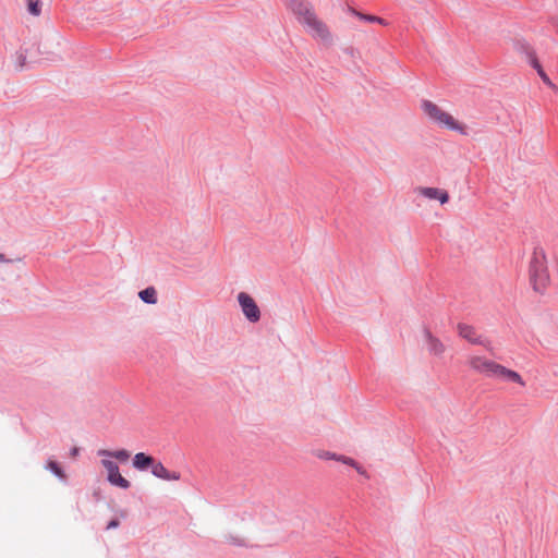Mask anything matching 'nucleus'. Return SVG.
I'll list each match as a JSON object with an SVG mask.
<instances>
[{
    "mask_svg": "<svg viewBox=\"0 0 558 558\" xmlns=\"http://www.w3.org/2000/svg\"><path fill=\"white\" fill-rule=\"evenodd\" d=\"M288 10L296 17L304 31L315 40L330 44L332 35L327 24L318 17L306 0H283Z\"/></svg>",
    "mask_w": 558,
    "mask_h": 558,
    "instance_id": "nucleus-1",
    "label": "nucleus"
},
{
    "mask_svg": "<svg viewBox=\"0 0 558 558\" xmlns=\"http://www.w3.org/2000/svg\"><path fill=\"white\" fill-rule=\"evenodd\" d=\"M466 363L470 369L478 375L495 380L518 384L521 387L525 386V381L518 372L507 368L506 366L486 356L471 354L468 356Z\"/></svg>",
    "mask_w": 558,
    "mask_h": 558,
    "instance_id": "nucleus-2",
    "label": "nucleus"
},
{
    "mask_svg": "<svg viewBox=\"0 0 558 558\" xmlns=\"http://www.w3.org/2000/svg\"><path fill=\"white\" fill-rule=\"evenodd\" d=\"M98 456L102 457L100 463L107 471V481L117 487L128 489L131 486V483L121 475L119 471L118 464L112 460L116 459L120 462H126L131 453L126 449H119V450H107L101 449L98 451Z\"/></svg>",
    "mask_w": 558,
    "mask_h": 558,
    "instance_id": "nucleus-3",
    "label": "nucleus"
},
{
    "mask_svg": "<svg viewBox=\"0 0 558 558\" xmlns=\"http://www.w3.org/2000/svg\"><path fill=\"white\" fill-rule=\"evenodd\" d=\"M529 277L535 292L543 293L549 282L546 255L543 250H535L529 265Z\"/></svg>",
    "mask_w": 558,
    "mask_h": 558,
    "instance_id": "nucleus-4",
    "label": "nucleus"
},
{
    "mask_svg": "<svg viewBox=\"0 0 558 558\" xmlns=\"http://www.w3.org/2000/svg\"><path fill=\"white\" fill-rule=\"evenodd\" d=\"M422 108L429 120L439 126L458 132L461 135H468L466 125L454 119L449 112L442 110L436 104L425 100L422 104Z\"/></svg>",
    "mask_w": 558,
    "mask_h": 558,
    "instance_id": "nucleus-5",
    "label": "nucleus"
},
{
    "mask_svg": "<svg viewBox=\"0 0 558 558\" xmlns=\"http://www.w3.org/2000/svg\"><path fill=\"white\" fill-rule=\"evenodd\" d=\"M238 302L240 307L251 323H256L260 319V311L255 300L246 292H240L238 294Z\"/></svg>",
    "mask_w": 558,
    "mask_h": 558,
    "instance_id": "nucleus-6",
    "label": "nucleus"
},
{
    "mask_svg": "<svg viewBox=\"0 0 558 558\" xmlns=\"http://www.w3.org/2000/svg\"><path fill=\"white\" fill-rule=\"evenodd\" d=\"M415 193L428 199H437L440 204H446L449 201V194L445 190L437 187L418 186Z\"/></svg>",
    "mask_w": 558,
    "mask_h": 558,
    "instance_id": "nucleus-7",
    "label": "nucleus"
},
{
    "mask_svg": "<svg viewBox=\"0 0 558 558\" xmlns=\"http://www.w3.org/2000/svg\"><path fill=\"white\" fill-rule=\"evenodd\" d=\"M458 333L460 337L468 340L472 344L485 345L482 336L477 335L476 330L470 325L459 324Z\"/></svg>",
    "mask_w": 558,
    "mask_h": 558,
    "instance_id": "nucleus-8",
    "label": "nucleus"
},
{
    "mask_svg": "<svg viewBox=\"0 0 558 558\" xmlns=\"http://www.w3.org/2000/svg\"><path fill=\"white\" fill-rule=\"evenodd\" d=\"M151 473L161 480L166 481H179L180 480V473L178 472H170L168 469L165 468V465L161 462H155L151 465Z\"/></svg>",
    "mask_w": 558,
    "mask_h": 558,
    "instance_id": "nucleus-9",
    "label": "nucleus"
},
{
    "mask_svg": "<svg viewBox=\"0 0 558 558\" xmlns=\"http://www.w3.org/2000/svg\"><path fill=\"white\" fill-rule=\"evenodd\" d=\"M154 463V458L147 456L144 452H138L134 456L133 466L137 470H146L148 466H151Z\"/></svg>",
    "mask_w": 558,
    "mask_h": 558,
    "instance_id": "nucleus-10",
    "label": "nucleus"
},
{
    "mask_svg": "<svg viewBox=\"0 0 558 558\" xmlns=\"http://www.w3.org/2000/svg\"><path fill=\"white\" fill-rule=\"evenodd\" d=\"M427 340H428V351L433 353L434 355H440L445 352V345L441 343V341L435 337H433L430 333H427Z\"/></svg>",
    "mask_w": 558,
    "mask_h": 558,
    "instance_id": "nucleus-11",
    "label": "nucleus"
},
{
    "mask_svg": "<svg viewBox=\"0 0 558 558\" xmlns=\"http://www.w3.org/2000/svg\"><path fill=\"white\" fill-rule=\"evenodd\" d=\"M140 299L147 304L157 303V292L154 287H148L138 293Z\"/></svg>",
    "mask_w": 558,
    "mask_h": 558,
    "instance_id": "nucleus-12",
    "label": "nucleus"
},
{
    "mask_svg": "<svg viewBox=\"0 0 558 558\" xmlns=\"http://www.w3.org/2000/svg\"><path fill=\"white\" fill-rule=\"evenodd\" d=\"M336 460L354 468L360 474L366 476V471L359 463H356L352 458H349L345 456H339L336 458Z\"/></svg>",
    "mask_w": 558,
    "mask_h": 558,
    "instance_id": "nucleus-13",
    "label": "nucleus"
},
{
    "mask_svg": "<svg viewBox=\"0 0 558 558\" xmlns=\"http://www.w3.org/2000/svg\"><path fill=\"white\" fill-rule=\"evenodd\" d=\"M47 469L50 470L53 474H56L61 480L65 478V474H64L63 470L56 461L49 460L47 462Z\"/></svg>",
    "mask_w": 558,
    "mask_h": 558,
    "instance_id": "nucleus-14",
    "label": "nucleus"
},
{
    "mask_svg": "<svg viewBox=\"0 0 558 558\" xmlns=\"http://www.w3.org/2000/svg\"><path fill=\"white\" fill-rule=\"evenodd\" d=\"M28 12L38 16L41 12V2L39 0H28Z\"/></svg>",
    "mask_w": 558,
    "mask_h": 558,
    "instance_id": "nucleus-15",
    "label": "nucleus"
},
{
    "mask_svg": "<svg viewBox=\"0 0 558 558\" xmlns=\"http://www.w3.org/2000/svg\"><path fill=\"white\" fill-rule=\"evenodd\" d=\"M514 48L517 50L527 53L529 56H533V52H534L533 49L531 48V46L524 40H515Z\"/></svg>",
    "mask_w": 558,
    "mask_h": 558,
    "instance_id": "nucleus-16",
    "label": "nucleus"
},
{
    "mask_svg": "<svg viewBox=\"0 0 558 558\" xmlns=\"http://www.w3.org/2000/svg\"><path fill=\"white\" fill-rule=\"evenodd\" d=\"M359 17H361L362 20H365L367 22H376V23H379L381 25H386V21L383 20L381 17H378V16H374V15H366V14H361V13H356Z\"/></svg>",
    "mask_w": 558,
    "mask_h": 558,
    "instance_id": "nucleus-17",
    "label": "nucleus"
},
{
    "mask_svg": "<svg viewBox=\"0 0 558 558\" xmlns=\"http://www.w3.org/2000/svg\"><path fill=\"white\" fill-rule=\"evenodd\" d=\"M538 75L541 76L542 81L549 86L553 89H556V85L550 81V78L547 76V74L544 72L542 68L538 69Z\"/></svg>",
    "mask_w": 558,
    "mask_h": 558,
    "instance_id": "nucleus-18",
    "label": "nucleus"
},
{
    "mask_svg": "<svg viewBox=\"0 0 558 558\" xmlns=\"http://www.w3.org/2000/svg\"><path fill=\"white\" fill-rule=\"evenodd\" d=\"M530 57L532 58V64H533V66L538 71V69H539V68H542V66H541V64L538 63V61H537V59H536V57H535V53L533 52V56H530Z\"/></svg>",
    "mask_w": 558,
    "mask_h": 558,
    "instance_id": "nucleus-19",
    "label": "nucleus"
},
{
    "mask_svg": "<svg viewBox=\"0 0 558 558\" xmlns=\"http://www.w3.org/2000/svg\"><path fill=\"white\" fill-rule=\"evenodd\" d=\"M119 525V521L118 520H111L108 525H107V530H110V529H114Z\"/></svg>",
    "mask_w": 558,
    "mask_h": 558,
    "instance_id": "nucleus-20",
    "label": "nucleus"
},
{
    "mask_svg": "<svg viewBox=\"0 0 558 558\" xmlns=\"http://www.w3.org/2000/svg\"><path fill=\"white\" fill-rule=\"evenodd\" d=\"M325 459H333L336 460L337 457H339L338 454L336 453H331V452H326L325 456H323Z\"/></svg>",
    "mask_w": 558,
    "mask_h": 558,
    "instance_id": "nucleus-21",
    "label": "nucleus"
},
{
    "mask_svg": "<svg viewBox=\"0 0 558 558\" xmlns=\"http://www.w3.org/2000/svg\"><path fill=\"white\" fill-rule=\"evenodd\" d=\"M19 60H20L19 69H22L24 66V63H25V57L23 54H20L19 56Z\"/></svg>",
    "mask_w": 558,
    "mask_h": 558,
    "instance_id": "nucleus-22",
    "label": "nucleus"
},
{
    "mask_svg": "<svg viewBox=\"0 0 558 558\" xmlns=\"http://www.w3.org/2000/svg\"><path fill=\"white\" fill-rule=\"evenodd\" d=\"M80 449L77 447H74L71 449L70 454L71 457L75 458L78 454Z\"/></svg>",
    "mask_w": 558,
    "mask_h": 558,
    "instance_id": "nucleus-23",
    "label": "nucleus"
},
{
    "mask_svg": "<svg viewBox=\"0 0 558 558\" xmlns=\"http://www.w3.org/2000/svg\"><path fill=\"white\" fill-rule=\"evenodd\" d=\"M4 260V256L2 254H0V262H3Z\"/></svg>",
    "mask_w": 558,
    "mask_h": 558,
    "instance_id": "nucleus-24",
    "label": "nucleus"
}]
</instances>
